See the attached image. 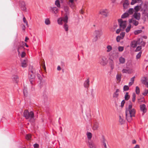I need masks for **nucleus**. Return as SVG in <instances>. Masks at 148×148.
I'll list each match as a JSON object with an SVG mask.
<instances>
[{
	"label": "nucleus",
	"instance_id": "37998d69",
	"mask_svg": "<svg viewBox=\"0 0 148 148\" xmlns=\"http://www.w3.org/2000/svg\"><path fill=\"white\" fill-rule=\"evenodd\" d=\"M132 101L133 102H135L136 99V95L135 93H133L132 95Z\"/></svg>",
	"mask_w": 148,
	"mask_h": 148
},
{
	"label": "nucleus",
	"instance_id": "5fc2aeb1",
	"mask_svg": "<svg viewBox=\"0 0 148 148\" xmlns=\"http://www.w3.org/2000/svg\"><path fill=\"white\" fill-rule=\"evenodd\" d=\"M24 94L25 96H26L27 95V88H24L23 90Z\"/></svg>",
	"mask_w": 148,
	"mask_h": 148
},
{
	"label": "nucleus",
	"instance_id": "f3484780",
	"mask_svg": "<svg viewBox=\"0 0 148 148\" xmlns=\"http://www.w3.org/2000/svg\"><path fill=\"white\" fill-rule=\"evenodd\" d=\"M137 41V45H140L143 47L145 45V43L143 41L142 39H138Z\"/></svg>",
	"mask_w": 148,
	"mask_h": 148
},
{
	"label": "nucleus",
	"instance_id": "1a4fd4ad",
	"mask_svg": "<svg viewBox=\"0 0 148 148\" xmlns=\"http://www.w3.org/2000/svg\"><path fill=\"white\" fill-rule=\"evenodd\" d=\"M99 13L105 17H107L108 15V11L106 9H102L99 10Z\"/></svg>",
	"mask_w": 148,
	"mask_h": 148
},
{
	"label": "nucleus",
	"instance_id": "20e7f679",
	"mask_svg": "<svg viewBox=\"0 0 148 148\" xmlns=\"http://www.w3.org/2000/svg\"><path fill=\"white\" fill-rule=\"evenodd\" d=\"M148 9H147V8H145V9H142V13L141 18L143 21L144 22L147 21L148 19Z\"/></svg>",
	"mask_w": 148,
	"mask_h": 148
},
{
	"label": "nucleus",
	"instance_id": "0e129e2a",
	"mask_svg": "<svg viewBox=\"0 0 148 148\" xmlns=\"http://www.w3.org/2000/svg\"><path fill=\"white\" fill-rule=\"evenodd\" d=\"M39 146V145L37 144H35L34 145V147L35 148H37Z\"/></svg>",
	"mask_w": 148,
	"mask_h": 148
},
{
	"label": "nucleus",
	"instance_id": "3c124183",
	"mask_svg": "<svg viewBox=\"0 0 148 148\" xmlns=\"http://www.w3.org/2000/svg\"><path fill=\"white\" fill-rule=\"evenodd\" d=\"M23 22L26 24L27 26L28 27V25L27 21H26L25 17H24L23 18Z\"/></svg>",
	"mask_w": 148,
	"mask_h": 148
},
{
	"label": "nucleus",
	"instance_id": "39448f33",
	"mask_svg": "<svg viewBox=\"0 0 148 148\" xmlns=\"http://www.w3.org/2000/svg\"><path fill=\"white\" fill-rule=\"evenodd\" d=\"M24 116L27 119H31L33 118L34 114L32 111L29 112L27 110H26L24 112Z\"/></svg>",
	"mask_w": 148,
	"mask_h": 148
},
{
	"label": "nucleus",
	"instance_id": "bf43d9fd",
	"mask_svg": "<svg viewBox=\"0 0 148 148\" xmlns=\"http://www.w3.org/2000/svg\"><path fill=\"white\" fill-rule=\"evenodd\" d=\"M147 93H148V89L147 90L145 89L143 94L144 95H146Z\"/></svg>",
	"mask_w": 148,
	"mask_h": 148
},
{
	"label": "nucleus",
	"instance_id": "09e8293b",
	"mask_svg": "<svg viewBox=\"0 0 148 148\" xmlns=\"http://www.w3.org/2000/svg\"><path fill=\"white\" fill-rule=\"evenodd\" d=\"M129 89V87L128 86L125 85L123 87V90L124 91H127Z\"/></svg>",
	"mask_w": 148,
	"mask_h": 148
},
{
	"label": "nucleus",
	"instance_id": "9d476101",
	"mask_svg": "<svg viewBox=\"0 0 148 148\" xmlns=\"http://www.w3.org/2000/svg\"><path fill=\"white\" fill-rule=\"evenodd\" d=\"M50 11L52 13L56 14L59 12V10L56 7L51 6L49 8Z\"/></svg>",
	"mask_w": 148,
	"mask_h": 148
},
{
	"label": "nucleus",
	"instance_id": "f704fd0d",
	"mask_svg": "<svg viewBox=\"0 0 148 148\" xmlns=\"http://www.w3.org/2000/svg\"><path fill=\"white\" fill-rule=\"evenodd\" d=\"M134 10L133 8H130L127 13L129 14V15H132L133 14L134 12Z\"/></svg>",
	"mask_w": 148,
	"mask_h": 148
},
{
	"label": "nucleus",
	"instance_id": "7c9ffc66",
	"mask_svg": "<svg viewBox=\"0 0 148 148\" xmlns=\"http://www.w3.org/2000/svg\"><path fill=\"white\" fill-rule=\"evenodd\" d=\"M121 74H117L116 76V78L117 81L120 82L121 80Z\"/></svg>",
	"mask_w": 148,
	"mask_h": 148
},
{
	"label": "nucleus",
	"instance_id": "c9c22d12",
	"mask_svg": "<svg viewBox=\"0 0 148 148\" xmlns=\"http://www.w3.org/2000/svg\"><path fill=\"white\" fill-rule=\"evenodd\" d=\"M89 144L90 148H96L95 145L92 142H89Z\"/></svg>",
	"mask_w": 148,
	"mask_h": 148
},
{
	"label": "nucleus",
	"instance_id": "338daca9",
	"mask_svg": "<svg viewBox=\"0 0 148 148\" xmlns=\"http://www.w3.org/2000/svg\"><path fill=\"white\" fill-rule=\"evenodd\" d=\"M135 78V77L134 76V77H133L132 78H131L130 79L131 82H132L134 83Z\"/></svg>",
	"mask_w": 148,
	"mask_h": 148
},
{
	"label": "nucleus",
	"instance_id": "5701e85b",
	"mask_svg": "<svg viewBox=\"0 0 148 148\" xmlns=\"http://www.w3.org/2000/svg\"><path fill=\"white\" fill-rule=\"evenodd\" d=\"M86 135L88 140H90L92 137V134L90 132H87L86 133Z\"/></svg>",
	"mask_w": 148,
	"mask_h": 148
},
{
	"label": "nucleus",
	"instance_id": "a19ab883",
	"mask_svg": "<svg viewBox=\"0 0 148 148\" xmlns=\"http://www.w3.org/2000/svg\"><path fill=\"white\" fill-rule=\"evenodd\" d=\"M142 32V31L141 30H138L134 31V33L135 35H137L140 33H141Z\"/></svg>",
	"mask_w": 148,
	"mask_h": 148
},
{
	"label": "nucleus",
	"instance_id": "f8f14e48",
	"mask_svg": "<svg viewBox=\"0 0 148 148\" xmlns=\"http://www.w3.org/2000/svg\"><path fill=\"white\" fill-rule=\"evenodd\" d=\"M99 127V124L97 122H94L92 125V128L93 130H98Z\"/></svg>",
	"mask_w": 148,
	"mask_h": 148
},
{
	"label": "nucleus",
	"instance_id": "72a5a7b5",
	"mask_svg": "<svg viewBox=\"0 0 148 148\" xmlns=\"http://www.w3.org/2000/svg\"><path fill=\"white\" fill-rule=\"evenodd\" d=\"M141 2V0H132L131 4L132 5H133L136 3H140Z\"/></svg>",
	"mask_w": 148,
	"mask_h": 148
},
{
	"label": "nucleus",
	"instance_id": "8fccbe9b",
	"mask_svg": "<svg viewBox=\"0 0 148 148\" xmlns=\"http://www.w3.org/2000/svg\"><path fill=\"white\" fill-rule=\"evenodd\" d=\"M118 50L120 52H121L124 49V47H123L122 46H119L118 47Z\"/></svg>",
	"mask_w": 148,
	"mask_h": 148
},
{
	"label": "nucleus",
	"instance_id": "7ed1b4c3",
	"mask_svg": "<svg viewBox=\"0 0 148 148\" xmlns=\"http://www.w3.org/2000/svg\"><path fill=\"white\" fill-rule=\"evenodd\" d=\"M103 34V32L101 29H99L95 30L93 32L92 36L93 37V41L96 42Z\"/></svg>",
	"mask_w": 148,
	"mask_h": 148
},
{
	"label": "nucleus",
	"instance_id": "49530a36",
	"mask_svg": "<svg viewBox=\"0 0 148 148\" xmlns=\"http://www.w3.org/2000/svg\"><path fill=\"white\" fill-rule=\"evenodd\" d=\"M136 93L138 94L140 92V89L138 86H136Z\"/></svg>",
	"mask_w": 148,
	"mask_h": 148
},
{
	"label": "nucleus",
	"instance_id": "c85d7f7f",
	"mask_svg": "<svg viewBox=\"0 0 148 148\" xmlns=\"http://www.w3.org/2000/svg\"><path fill=\"white\" fill-rule=\"evenodd\" d=\"M89 81L88 79H87L84 82V86L85 88H88L89 85Z\"/></svg>",
	"mask_w": 148,
	"mask_h": 148
},
{
	"label": "nucleus",
	"instance_id": "774afa93",
	"mask_svg": "<svg viewBox=\"0 0 148 148\" xmlns=\"http://www.w3.org/2000/svg\"><path fill=\"white\" fill-rule=\"evenodd\" d=\"M133 148H140V147L139 145L137 144Z\"/></svg>",
	"mask_w": 148,
	"mask_h": 148
},
{
	"label": "nucleus",
	"instance_id": "052dcab7",
	"mask_svg": "<svg viewBox=\"0 0 148 148\" xmlns=\"http://www.w3.org/2000/svg\"><path fill=\"white\" fill-rule=\"evenodd\" d=\"M121 39V36H118L116 37V40L117 42H119Z\"/></svg>",
	"mask_w": 148,
	"mask_h": 148
},
{
	"label": "nucleus",
	"instance_id": "a18cd8bd",
	"mask_svg": "<svg viewBox=\"0 0 148 148\" xmlns=\"http://www.w3.org/2000/svg\"><path fill=\"white\" fill-rule=\"evenodd\" d=\"M19 4L21 7L22 6L26 5L25 2L23 1H20Z\"/></svg>",
	"mask_w": 148,
	"mask_h": 148
},
{
	"label": "nucleus",
	"instance_id": "e2e57ef3",
	"mask_svg": "<svg viewBox=\"0 0 148 148\" xmlns=\"http://www.w3.org/2000/svg\"><path fill=\"white\" fill-rule=\"evenodd\" d=\"M125 103V101L124 100H123L122 101V102H121V107H123V106Z\"/></svg>",
	"mask_w": 148,
	"mask_h": 148
},
{
	"label": "nucleus",
	"instance_id": "6ab92c4d",
	"mask_svg": "<svg viewBox=\"0 0 148 148\" xmlns=\"http://www.w3.org/2000/svg\"><path fill=\"white\" fill-rule=\"evenodd\" d=\"M120 92L119 89H117L116 90V91L114 93L113 95L114 98H117L119 96V92Z\"/></svg>",
	"mask_w": 148,
	"mask_h": 148
},
{
	"label": "nucleus",
	"instance_id": "79ce46f5",
	"mask_svg": "<svg viewBox=\"0 0 148 148\" xmlns=\"http://www.w3.org/2000/svg\"><path fill=\"white\" fill-rule=\"evenodd\" d=\"M132 61L131 60H129L127 62L126 65L127 66H130L132 65Z\"/></svg>",
	"mask_w": 148,
	"mask_h": 148
},
{
	"label": "nucleus",
	"instance_id": "cd10ccee",
	"mask_svg": "<svg viewBox=\"0 0 148 148\" xmlns=\"http://www.w3.org/2000/svg\"><path fill=\"white\" fill-rule=\"evenodd\" d=\"M27 62L26 60H22L21 63V66L23 68L26 67L27 66Z\"/></svg>",
	"mask_w": 148,
	"mask_h": 148
},
{
	"label": "nucleus",
	"instance_id": "c756f323",
	"mask_svg": "<svg viewBox=\"0 0 148 148\" xmlns=\"http://www.w3.org/2000/svg\"><path fill=\"white\" fill-rule=\"evenodd\" d=\"M119 60L120 63L121 64L124 63L125 61V58L122 57H120Z\"/></svg>",
	"mask_w": 148,
	"mask_h": 148
},
{
	"label": "nucleus",
	"instance_id": "393cba45",
	"mask_svg": "<svg viewBox=\"0 0 148 148\" xmlns=\"http://www.w3.org/2000/svg\"><path fill=\"white\" fill-rule=\"evenodd\" d=\"M62 2L63 0H56L55 1V4L57 7L60 8V3Z\"/></svg>",
	"mask_w": 148,
	"mask_h": 148
},
{
	"label": "nucleus",
	"instance_id": "f257e3e1",
	"mask_svg": "<svg viewBox=\"0 0 148 148\" xmlns=\"http://www.w3.org/2000/svg\"><path fill=\"white\" fill-rule=\"evenodd\" d=\"M136 112V110L133 108L132 104H129L125 111L126 118L128 122H130L132 120V117L135 116Z\"/></svg>",
	"mask_w": 148,
	"mask_h": 148
},
{
	"label": "nucleus",
	"instance_id": "a211bd4d",
	"mask_svg": "<svg viewBox=\"0 0 148 148\" xmlns=\"http://www.w3.org/2000/svg\"><path fill=\"white\" fill-rule=\"evenodd\" d=\"M140 110L143 112L144 113H145L147 111V109L146 108V107L145 105L143 104L141 105L140 106Z\"/></svg>",
	"mask_w": 148,
	"mask_h": 148
},
{
	"label": "nucleus",
	"instance_id": "603ef678",
	"mask_svg": "<svg viewBox=\"0 0 148 148\" xmlns=\"http://www.w3.org/2000/svg\"><path fill=\"white\" fill-rule=\"evenodd\" d=\"M31 137V136L30 134H27L26 136V138L28 140H29Z\"/></svg>",
	"mask_w": 148,
	"mask_h": 148
},
{
	"label": "nucleus",
	"instance_id": "6e6d98bb",
	"mask_svg": "<svg viewBox=\"0 0 148 148\" xmlns=\"http://www.w3.org/2000/svg\"><path fill=\"white\" fill-rule=\"evenodd\" d=\"M141 53L142 52H139L136 56V58L138 59L140 58L141 56Z\"/></svg>",
	"mask_w": 148,
	"mask_h": 148
},
{
	"label": "nucleus",
	"instance_id": "de8ad7c7",
	"mask_svg": "<svg viewBox=\"0 0 148 148\" xmlns=\"http://www.w3.org/2000/svg\"><path fill=\"white\" fill-rule=\"evenodd\" d=\"M138 102L139 103H141L142 102H144V101L143 98L138 99Z\"/></svg>",
	"mask_w": 148,
	"mask_h": 148
},
{
	"label": "nucleus",
	"instance_id": "412c9836",
	"mask_svg": "<svg viewBox=\"0 0 148 148\" xmlns=\"http://www.w3.org/2000/svg\"><path fill=\"white\" fill-rule=\"evenodd\" d=\"M129 4V2L127 0H125L123 4V7L124 9H127L128 5Z\"/></svg>",
	"mask_w": 148,
	"mask_h": 148
},
{
	"label": "nucleus",
	"instance_id": "dca6fc26",
	"mask_svg": "<svg viewBox=\"0 0 148 148\" xmlns=\"http://www.w3.org/2000/svg\"><path fill=\"white\" fill-rule=\"evenodd\" d=\"M133 16L136 19L139 20L140 17V14L139 13L134 12Z\"/></svg>",
	"mask_w": 148,
	"mask_h": 148
},
{
	"label": "nucleus",
	"instance_id": "4c0bfd02",
	"mask_svg": "<svg viewBox=\"0 0 148 148\" xmlns=\"http://www.w3.org/2000/svg\"><path fill=\"white\" fill-rule=\"evenodd\" d=\"M131 26L130 24L125 29V31L127 33L130 30Z\"/></svg>",
	"mask_w": 148,
	"mask_h": 148
},
{
	"label": "nucleus",
	"instance_id": "6e6552de",
	"mask_svg": "<svg viewBox=\"0 0 148 148\" xmlns=\"http://www.w3.org/2000/svg\"><path fill=\"white\" fill-rule=\"evenodd\" d=\"M77 0H68V4L69 6L72 9H73L75 8V4L74 2Z\"/></svg>",
	"mask_w": 148,
	"mask_h": 148
},
{
	"label": "nucleus",
	"instance_id": "864d4df0",
	"mask_svg": "<svg viewBox=\"0 0 148 148\" xmlns=\"http://www.w3.org/2000/svg\"><path fill=\"white\" fill-rule=\"evenodd\" d=\"M142 49L141 46H138L137 47L136 49L135 50V51H140Z\"/></svg>",
	"mask_w": 148,
	"mask_h": 148
},
{
	"label": "nucleus",
	"instance_id": "473e14b6",
	"mask_svg": "<svg viewBox=\"0 0 148 148\" xmlns=\"http://www.w3.org/2000/svg\"><path fill=\"white\" fill-rule=\"evenodd\" d=\"M23 49V47L21 46H19L18 47L17 51L18 53V55H19L21 52L22 51Z\"/></svg>",
	"mask_w": 148,
	"mask_h": 148
},
{
	"label": "nucleus",
	"instance_id": "aec40b11",
	"mask_svg": "<svg viewBox=\"0 0 148 148\" xmlns=\"http://www.w3.org/2000/svg\"><path fill=\"white\" fill-rule=\"evenodd\" d=\"M112 46L110 45H107L106 48V51L108 53H109L112 50Z\"/></svg>",
	"mask_w": 148,
	"mask_h": 148
},
{
	"label": "nucleus",
	"instance_id": "2f4dec72",
	"mask_svg": "<svg viewBox=\"0 0 148 148\" xmlns=\"http://www.w3.org/2000/svg\"><path fill=\"white\" fill-rule=\"evenodd\" d=\"M45 23L47 25H49L51 24V22L49 18H46L45 19Z\"/></svg>",
	"mask_w": 148,
	"mask_h": 148
},
{
	"label": "nucleus",
	"instance_id": "a878e982",
	"mask_svg": "<svg viewBox=\"0 0 148 148\" xmlns=\"http://www.w3.org/2000/svg\"><path fill=\"white\" fill-rule=\"evenodd\" d=\"M12 80L15 82L17 83L18 81V77L16 75H14L12 76Z\"/></svg>",
	"mask_w": 148,
	"mask_h": 148
},
{
	"label": "nucleus",
	"instance_id": "9b49d317",
	"mask_svg": "<svg viewBox=\"0 0 148 148\" xmlns=\"http://www.w3.org/2000/svg\"><path fill=\"white\" fill-rule=\"evenodd\" d=\"M109 64L111 69L112 70H113L114 67V64L113 60L112 59L110 58Z\"/></svg>",
	"mask_w": 148,
	"mask_h": 148
},
{
	"label": "nucleus",
	"instance_id": "58836bf2",
	"mask_svg": "<svg viewBox=\"0 0 148 148\" xmlns=\"http://www.w3.org/2000/svg\"><path fill=\"white\" fill-rule=\"evenodd\" d=\"M142 80V82L148 87V82L145 79Z\"/></svg>",
	"mask_w": 148,
	"mask_h": 148
},
{
	"label": "nucleus",
	"instance_id": "e433bc0d",
	"mask_svg": "<svg viewBox=\"0 0 148 148\" xmlns=\"http://www.w3.org/2000/svg\"><path fill=\"white\" fill-rule=\"evenodd\" d=\"M130 96L128 94V93L127 92L125 96V99L126 100H128L130 98Z\"/></svg>",
	"mask_w": 148,
	"mask_h": 148
},
{
	"label": "nucleus",
	"instance_id": "13d9d810",
	"mask_svg": "<svg viewBox=\"0 0 148 148\" xmlns=\"http://www.w3.org/2000/svg\"><path fill=\"white\" fill-rule=\"evenodd\" d=\"M21 7L22 10L25 11H26L27 9L25 7V5L21 6Z\"/></svg>",
	"mask_w": 148,
	"mask_h": 148
},
{
	"label": "nucleus",
	"instance_id": "4d7b16f0",
	"mask_svg": "<svg viewBox=\"0 0 148 148\" xmlns=\"http://www.w3.org/2000/svg\"><path fill=\"white\" fill-rule=\"evenodd\" d=\"M125 32H122L120 34V36H121V39H123L125 35Z\"/></svg>",
	"mask_w": 148,
	"mask_h": 148
},
{
	"label": "nucleus",
	"instance_id": "f03ea898",
	"mask_svg": "<svg viewBox=\"0 0 148 148\" xmlns=\"http://www.w3.org/2000/svg\"><path fill=\"white\" fill-rule=\"evenodd\" d=\"M68 17L67 15L64 17L59 18L57 19V23L58 25H62L63 22L64 23L63 25V27L65 31H68L69 29V26L67 24L68 22Z\"/></svg>",
	"mask_w": 148,
	"mask_h": 148
},
{
	"label": "nucleus",
	"instance_id": "680f3d73",
	"mask_svg": "<svg viewBox=\"0 0 148 148\" xmlns=\"http://www.w3.org/2000/svg\"><path fill=\"white\" fill-rule=\"evenodd\" d=\"M26 54L24 52H22L21 54V56L22 58H23L25 56Z\"/></svg>",
	"mask_w": 148,
	"mask_h": 148
},
{
	"label": "nucleus",
	"instance_id": "2eb2a0df",
	"mask_svg": "<svg viewBox=\"0 0 148 148\" xmlns=\"http://www.w3.org/2000/svg\"><path fill=\"white\" fill-rule=\"evenodd\" d=\"M145 9V8H142L141 5H138L135 6L134 8V12H138L140 10H141L142 11V9Z\"/></svg>",
	"mask_w": 148,
	"mask_h": 148
},
{
	"label": "nucleus",
	"instance_id": "ea45409f",
	"mask_svg": "<svg viewBox=\"0 0 148 148\" xmlns=\"http://www.w3.org/2000/svg\"><path fill=\"white\" fill-rule=\"evenodd\" d=\"M129 14L127 12L123 14L121 16V18H125L129 16Z\"/></svg>",
	"mask_w": 148,
	"mask_h": 148
},
{
	"label": "nucleus",
	"instance_id": "c03bdc74",
	"mask_svg": "<svg viewBox=\"0 0 148 148\" xmlns=\"http://www.w3.org/2000/svg\"><path fill=\"white\" fill-rule=\"evenodd\" d=\"M119 121L120 122L121 124L123 123L124 122V120L123 119V118H122V117L121 116H119Z\"/></svg>",
	"mask_w": 148,
	"mask_h": 148
},
{
	"label": "nucleus",
	"instance_id": "b1692460",
	"mask_svg": "<svg viewBox=\"0 0 148 148\" xmlns=\"http://www.w3.org/2000/svg\"><path fill=\"white\" fill-rule=\"evenodd\" d=\"M137 45V41L136 40H133L131 42L130 46L133 48H135Z\"/></svg>",
	"mask_w": 148,
	"mask_h": 148
},
{
	"label": "nucleus",
	"instance_id": "bb28decb",
	"mask_svg": "<svg viewBox=\"0 0 148 148\" xmlns=\"http://www.w3.org/2000/svg\"><path fill=\"white\" fill-rule=\"evenodd\" d=\"M64 8L65 12V16L67 15H67L69 14V7L67 6H65L64 7Z\"/></svg>",
	"mask_w": 148,
	"mask_h": 148
},
{
	"label": "nucleus",
	"instance_id": "4468645a",
	"mask_svg": "<svg viewBox=\"0 0 148 148\" xmlns=\"http://www.w3.org/2000/svg\"><path fill=\"white\" fill-rule=\"evenodd\" d=\"M31 73H29V79L30 81L31 82V84H32L33 83L32 82V81L31 80V79H34L35 78V75L33 73L32 71H31Z\"/></svg>",
	"mask_w": 148,
	"mask_h": 148
},
{
	"label": "nucleus",
	"instance_id": "ddd939ff",
	"mask_svg": "<svg viewBox=\"0 0 148 148\" xmlns=\"http://www.w3.org/2000/svg\"><path fill=\"white\" fill-rule=\"evenodd\" d=\"M129 23L130 24L132 23L135 26L137 25L138 24V22L134 19V18H132L129 19Z\"/></svg>",
	"mask_w": 148,
	"mask_h": 148
},
{
	"label": "nucleus",
	"instance_id": "4be33fe9",
	"mask_svg": "<svg viewBox=\"0 0 148 148\" xmlns=\"http://www.w3.org/2000/svg\"><path fill=\"white\" fill-rule=\"evenodd\" d=\"M122 72L123 73L131 74L132 73V71L130 69H123L122 71Z\"/></svg>",
	"mask_w": 148,
	"mask_h": 148
},
{
	"label": "nucleus",
	"instance_id": "0eeeda50",
	"mask_svg": "<svg viewBox=\"0 0 148 148\" xmlns=\"http://www.w3.org/2000/svg\"><path fill=\"white\" fill-rule=\"evenodd\" d=\"M108 62V59L105 56H101L99 60V63L103 66H105L107 64Z\"/></svg>",
	"mask_w": 148,
	"mask_h": 148
},
{
	"label": "nucleus",
	"instance_id": "423d86ee",
	"mask_svg": "<svg viewBox=\"0 0 148 148\" xmlns=\"http://www.w3.org/2000/svg\"><path fill=\"white\" fill-rule=\"evenodd\" d=\"M120 28L122 31H123L127 26V22L126 21H123L121 19L118 20Z\"/></svg>",
	"mask_w": 148,
	"mask_h": 148
},
{
	"label": "nucleus",
	"instance_id": "69168bd1",
	"mask_svg": "<svg viewBox=\"0 0 148 148\" xmlns=\"http://www.w3.org/2000/svg\"><path fill=\"white\" fill-rule=\"evenodd\" d=\"M121 29H117V30L116 31V33L117 34H119L121 31Z\"/></svg>",
	"mask_w": 148,
	"mask_h": 148
}]
</instances>
